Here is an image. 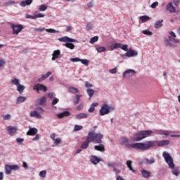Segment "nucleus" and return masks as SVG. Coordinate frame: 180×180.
<instances>
[{
    "instance_id": "26",
    "label": "nucleus",
    "mask_w": 180,
    "mask_h": 180,
    "mask_svg": "<svg viewBox=\"0 0 180 180\" xmlns=\"http://www.w3.org/2000/svg\"><path fill=\"white\" fill-rule=\"evenodd\" d=\"M30 116L31 117H36L37 119H40L41 117V115L39 114L37 111H32L30 112Z\"/></svg>"
},
{
    "instance_id": "43",
    "label": "nucleus",
    "mask_w": 180,
    "mask_h": 180,
    "mask_svg": "<svg viewBox=\"0 0 180 180\" xmlns=\"http://www.w3.org/2000/svg\"><path fill=\"white\" fill-rule=\"evenodd\" d=\"M80 63H82V64H84V65H85L86 67H88V65H89V60L86 59H80Z\"/></svg>"
},
{
    "instance_id": "63",
    "label": "nucleus",
    "mask_w": 180,
    "mask_h": 180,
    "mask_svg": "<svg viewBox=\"0 0 180 180\" xmlns=\"http://www.w3.org/2000/svg\"><path fill=\"white\" fill-rule=\"evenodd\" d=\"M48 96L50 99H53V98H54V93H49Z\"/></svg>"
},
{
    "instance_id": "22",
    "label": "nucleus",
    "mask_w": 180,
    "mask_h": 180,
    "mask_svg": "<svg viewBox=\"0 0 180 180\" xmlns=\"http://www.w3.org/2000/svg\"><path fill=\"white\" fill-rule=\"evenodd\" d=\"M37 133V129L36 128H30L29 131L27 132V136H34Z\"/></svg>"
},
{
    "instance_id": "59",
    "label": "nucleus",
    "mask_w": 180,
    "mask_h": 180,
    "mask_svg": "<svg viewBox=\"0 0 180 180\" xmlns=\"http://www.w3.org/2000/svg\"><path fill=\"white\" fill-rule=\"evenodd\" d=\"M53 141H55V144L57 146L61 143V139L57 138Z\"/></svg>"
},
{
    "instance_id": "7",
    "label": "nucleus",
    "mask_w": 180,
    "mask_h": 180,
    "mask_svg": "<svg viewBox=\"0 0 180 180\" xmlns=\"http://www.w3.org/2000/svg\"><path fill=\"white\" fill-rule=\"evenodd\" d=\"M108 167H111L113 169V172L115 173V175H119L121 172L122 170L117 169V167H119V165L116 162H111V163H108Z\"/></svg>"
},
{
    "instance_id": "25",
    "label": "nucleus",
    "mask_w": 180,
    "mask_h": 180,
    "mask_svg": "<svg viewBox=\"0 0 180 180\" xmlns=\"http://www.w3.org/2000/svg\"><path fill=\"white\" fill-rule=\"evenodd\" d=\"M82 96V95H78V94L75 96V98H73L74 105H78V103H79V101H81Z\"/></svg>"
},
{
    "instance_id": "51",
    "label": "nucleus",
    "mask_w": 180,
    "mask_h": 180,
    "mask_svg": "<svg viewBox=\"0 0 180 180\" xmlns=\"http://www.w3.org/2000/svg\"><path fill=\"white\" fill-rule=\"evenodd\" d=\"M39 18H44V14L42 13H38V14H34V18L37 19Z\"/></svg>"
},
{
    "instance_id": "20",
    "label": "nucleus",
    "mask_w": 180,
    "mask_h": 180,
    "mask_svg": "<svg viewBox=\"0 0 180 180\" xmlns=\"http://www.w3.org/2000/svg\"><path fill=\"white\" fill-rule=\"evenodd\" d=\"M18 131V129H16V127H8V134H10V136H13V134H15V133H16V131Z\"/></svg>"
},
{
    "instance_id": "9",
    "label": "nucleus",
    "mask_w": 180,
    "mask_h": 180,
    "mask_svg": "<svg viewBox=\"0 0 180 180\" xmlns=\"http://www.w3.org/2000/svg\"><path fill=\"white\" fill-rule=\"evenodd\" d=\"M59 41H62L63 43H75L77 41L76 39L70 38L68 37H63L61 38H58Z\"/></svg>"
},
{
    "instance_id": "4",
    "label": "nucleus",
    "mask_w": 180,
    "mask_h": 180,
    "mask_svg": "<svg viewBox=\"0 0 180 180\" xmlns=\"http://www.w3.org/2000/svg\"><path fill=\"white\" fill-rule=\"evenodd\" d=\"M88 139L94 144H102V139H103V134L101 133H95V131H89L87 135Z\"/></svg>"
},
{
    "instance_id": "47",
    "label": "nucleus",
    "mask_w": 180,
    "mask_h": 180,
    "mask_svg": "<svg viewBox=\"0 0 180 180\" xmlns=\"http://www.w3.org/2000/svg\"><path fill=\"white\" fill-rule=\"evenodd\" d=\"M10 167L11 168V171H18V169H19V166L18 165H10Z\"/></svg>"
},
{
    "instance_id": "2",
    "label": "nucleus",
    "mask_w": 180,
    "mask_h": 180,
    "mask_svg": "<svg viewBox=\"0 0 180 180\" xmlns=\"http://www.w3.org/2000/svg\"><path fill=\"white\" fill-rule=\"evenodd\" d=\"M162 157L164 158L165 161H166L167 164H168L169 168L172 169V172L173 175L178 176V175H179L180 174L179 169L175 168V164H174V159H172L171 155H169V153L167 152H163Z\"/></svg>"
},
{
    "instance_id": "27",
    "label": "nucleus",
    "mask_w": 180,
    "mask_h": 180,
    "mask_svg": "<svg viewBox=\"0 0 180 180\" xmlns=\"http://www.w3.org/2000/svg\"><path fill=\"white\" fill-rule=\"evenodd\" d=\"M32 2H33V0H25L22 1L20 3V6L25 7L27 5H31Z\"/></svg>"
},
{
    "instance_id": "56",
    "label": "nucleus",
    "mask_w": 180,
    "mask_h": 180,
    "mask_svg": "<svg viewBox=\"0 0 180 180\" xmlns=\"http://www.w3.org/2000/svg\"><path fill=\"white\" fill-rule=\"evenodd\" d=\"M84 109V104L80 103L77 106V110H82Z\"/></svg>"
},
{
    "instance_id": "34",
    "label": "nucleus",
    "mask_w": 180,
    "mask_h": 180,
    "mask_svg": "<svg viewBox=\"0 0 180 180\" xmlns=\"http://www.w3.org/2000/svg\"><path fill=\"white\" fill-rule=\"evenodd\" d=\"M68 91L70 94H78V92H79L78 89H77L75 87H72V86H70L68 88Z\"/></svg>"
},
{
    "instance_id": "44",
    "label": "nucleus",
    "mask_w": 180,
    "mask_h": 180,
    "mask_svg": "<svg viewBox=\"0 0 180 180\" xmlns=\"http://www.w3.org/2000/svg\"><path fill=\"white\" fill-rule=\"evenodd\" d=\"M47 10V6L44 5V4H41L39 8V11L40 12H44V11Z\"/></svg>"
},
{
    "instance_id": "58",
    "label": "nucleus",
    "mask_w": 180,
    "mask_h": 180,
    "mask_svg": "<svg viewBox=\"0 0 180 180\" xmlns=\"http://www.w3.org/2000/svg\"><path fill=\"white\" fill-rule=\"evenodd\" d=\"M60 100L58 98H56L52 101V106H54V105H57L58 102H59Z\"/></svg>"
},
{
    "instance_id": "40",
    "label": "nucleus",
    "mask_w": 180,
    "mask_h": 180,
    "mask_svg": "<svg viewBox=\"0 0 180 180\" xmlns=\"http://www.w3.org/2000/svg\"><path fill=\"white\" fill-rule=\"evenodd\" d=\"M96 49L98 53H103V51H106V48H105V46H97L96 47Z\"/></svg>"
},
{
    "instance_id": "30",
    "label": "nucleus",
    "mask_w": 180,
    "mask_h": 180,
    "mask_svg": "<svg viewBox=\"0 0 180 180\" xmlns=\"http://www.w3.org/2000/svg\"><path fill=\"white\" fill-rule=\"evenodd\" d=\"M96 106H98V103H93L89 108L88 112H89V113H92L93 112H94Z\"/></svg>"
},
{
    "instance_id": "52",
    "label": "nucleus",
    "mask_w": 180,
    "mask_h": 180,
    "mask_svg": "<svg viewBox=\"0 0 180 180\" xmlns=\"http://www.w3.org/2000/svg\"><path fill=\"white\" fill-rule=\"evenodd\" d=\"M129 46L127 44L121 45L122 50H124V51H127Z\"/></svg>"
},
{
    "instance_id": "41",
    "label": "nucleus",
    "mask_w": 180,
    "mask_h": 180,
    "mask_svg": "<svg viewBox=\"0 0 180 180\" xmlns=\"http://www.w3.org/2000/svg\"><path fill=\"white\" fill-rule=\"evenodd\" d=\"M131 160H127V167L131 171V172H135V171L133 169V167H131Z\"/></svg>"
},
{
    "instance_id": "35",
    "label": "nucleus",
    "mask_w": 180,
    "mask_h": 180,
    "mask_svg": "<svg viewBox=\"0 0 180 180\" xmlns=\"http://www.w3.org/2000/svg\"><path fill=\"white\" fill-rule=\"evenodd\" d=\"M86 93L88 94L90 99L92 96H94V94H95V90L92 89H86Z\"/></svg>"
},
{
    "instance_id": "48",
    "label": "nucleus",
    "mask_w": 180,
    "mask_h": 180,
    "mask_svg": "<svg viewBox=\"0 0 180 180\" xmlns=\"http://www.w3.org/2000/svg\"><path fill=\"white\" fill-rule=\"evenodd\" d=\"M83 127L82 126L79 125H75L74 130L75 131H79V130H82Z\"/></svg>"
},
{
    "instance_id": "1",
    "label": "nucleus",
    "mask_w": 180,
    "mask_h": 180,
    "mask_svg": "<svg viewBox=\"0 0 180 180\" xmlns=\"http://www.w3.org/2000/svg\"><path fill=\"white\" fill-rule=\"evenodd\" d=\"M120 144L124 146L127 148H134L135 150H141L146 151L155 146V141H146L145 143H130L129 139L122 137L120 139Z\"/></svg>"
},
{
    "instance_id": "39",
    "label": "nucleus",
    "mask_w": 180,
    "mask_h": 180,
    "mask_svg": "<svg viewBox=\"0 0 180 180\" xmlns=\"http://www.w3.org/2000/svg\"><path fill=\"white\" fill-rule=\"evenodd\" d=\"M20 80L18 79H16V78L13 79L11 80L12 85H15V86H19L20 85Z\"/></svg>"
},
{
    "instance_id": "29",
    "label": "nucleus",
    "mask_w": 180,
    "mask_h": 180,
    "mask_svg": "<svg viewBox=\"0 0 180 180\" xmlns=\"http://www.w3.org/2000/svg\"><path fill=\"white\" fill-rule=\"evenodd\" d=\"M86 117H88V115L85 113H80L76 115V119L78 120H81V119H86Z\"/></svg>"
},
{
    "instance_id": "62",
    "label": "nucleus",
    "mask_w": 180,
    "mask_h": 180,
    "mask_svg": "<svg viewBox=\"0 0 180 180\" xmlns=\"http://www.w3.org/2000/svg\"><path fill=\"white\" fill-rule=\"evenodd\" d=\"M4 120H9L11 119V115H6L4 117Z\"/></svg>"
},
{
    "instance_id": "57",
    "label": "nucleus",
    "mask_w": 180,
    "mask_h": 180,
    "mask_svg": "<svg viewBox=\"0 0 180 180\" xmlns=\"http://www.w3.org/2000/svg\"><path fill=\"white\" fill-rule=\"evenodd\" d=\"M157 6H158V1H155L151 4V8L153 9H155V8H157Z\"/></svg>"
},
{
    "instance_id": "36",
    "label": "nucleus",
    "mask_w": 180,
    "mask_h": 180,
    "mask_svg": "<svg viewBox=\"0 0 180 180\" xmlns=\"http://www.w3.org/2000/svg\"><path fill=\"white\" fill-rule=\"evenodd\" d=\"M140 20H141L142 23H144V22H147V20H150V17L148 15H142L139 17Z\"/></svg>"
},
{
    "instance_id": "38",
    "label": "nucleus",
    "mask_w": 180,
    "mask_h": 180,
    "mask_svg": "<svg viewBox=\"0 0 180 180\" xmlns=\"http://www.w3.org/2000/svg\"><path fill=\"white\" fill-rule=\"evenodd\" d=\"M17 91L20 94H23V91H25V86L20 84L19 86H17Z\"/></svg>"
},
{
    "instance_id": "33",
    "label": "nucleus",
    "mask_w": 180,
    "mask_h": 180,
    "mask_svg": "<svg viewBox=\"0 0 180 180\" xmlns=\"http://www.w3.org/2000/svg\"><path fill=\"white\" fill-rule=\"evenodd\" d=\"M25 101H26V97H25V96H19L17 98L16 103L17 104L23 103V102H25Z\"/></svg>"
},
{
    "instance_id": "8",
    "label": "nucleus",
    "mask_w": 180,
    "mask_h": 180,
    "mask_svg": "<svg viewBox=\"0 0 180 180\" xmlns=\"http://www.w3.org/2000/svg\"><path fill=\"white\" fill-rule=\"evenodd\" d=\"M33 89L34 91H37V92H39V91H42V92H47V87L44 86V84H38L34 85Z\"/></svg>"
},
{
    "instance_id": "60",
    "label": "nucleus",
    "mask_w": 180,
    "mask_h": 180,
    "mask_svg": "<svg viewBox=\"0 0 180 180\" xmlns=\"http://www.w3.org/2000/svg\"><path fill=\"white\" fill-rule=\"evenodd\" d=\"M109 72H110V74H116V72H117L116 68H115L113 69H110L109 70Z\"/></svg>"
},
{
    "instance_id": "32",
    "label": "nucleus",
    "mask_w": 180,
    "mask_h": 180,
    "mask_svg": "<svg viewBox=\"0 0 180 180\" xmlns=\"http://www.w3.org/2000/svg\"><path fill=\"white\" fill-rule=\"evenodd\" d=\"M162 22H164V20H158L155 23V29H160L162 26Z\"/></svg>"
},
{
    "instance_id": "24",
    "label": "nucleus",
    "mask_w": 180,
    "mask_h": 180,
    "mask_svg": "<svg viewBox=\"0 0 180 180\" xmlns=\"http://www.w3.org/2000/svg\"><path fill=\"white\" fill-rule=\"evenodd\" d=\"M94 150H96V151H101V153H103L105 151V146H103V144H100L99 146H95Z\"/></svg>"
},
{
    "instance_id": "15",
    "label": "nucleus",
    "mask_w": 180,
    "mask_h": 180,
    "mask_svg": "<svg viewBox=\"0 0 180 180\" xmlns=\"http://www.w3.org/2000/svg\"><path fill=\"white\" fill-rule=\"evenodd\" d=\"M60 56H61V52L60 51V50L54 51L52 54V61L57 60V58H60Z\"/></svg>"
},
{
    "instance_id": "64",
    "label": "nucleus",
    "mask_w": 180,
    "mask_h": 180,
    "mask_svg": "<svg viewBox=\"0 0 180 180\" xmlns=\"http://www.w3.org/2000/svg\"><path fill=\"white\" fill-rule=\"evenodd\" d=\"M169 40L172 41V43H175V39L171 36L169 37Z\"/></svg>"
},
{
    "instance_id": "19",
    "label": "nucleus",
    "mask_w": 180,
    "mask_h": 180,
    "mask_svg": "<svg viewBox=\"0 0 180 180\" xmlns=\"http://www.w3.org/2000/svg\"><path fill=\"white\" fill-rule=\"evenodd\" d=\"M167 9L170 11L171 13H175V7L172 4V2H169L167 6Z\"/></svg>"
},
{
    "instance_id": "49",
    "label": "nucleus",
    "mask_w": 180,
    "mask_h": 180,
    "mask_svg": "<svg viewBox=\"0 0 180 180\" xmlns=\"http://www.w3.org/2000/svg\"><path fill=\"white\" fill-rule=\"evenodd\" d=\"M46 174L47 172H46V170H42L39 172V176H41V178H46Z\"/></svg>"
},
{
    "instance_id": "5",
    "label": "nucleus",
    "mask_w": 180,
    "mask_h": 180,
    "mask_svg": "<svg viewBox=\"0 0 180 180\" xmlns=\"http://www.w3.org/2000/svg\"><path fill=\"white\" fill-rule=\"evenodd\" d=\"M110 110H115V107L109 106L108 104H104L100 110V115L105 116V115H109Z\"/></svg>"
},
{
    "instance_id": "53",
    "label": "nucleus",
    "mask_w": 180,
    "mask_h": 180,
    "mask_svg": "<svg viewBox=\"0 0 180 180\" xmlns=\"http://www.w3.org/2000/svg\"><path fill=\"white\" fill-rule=\"evenodd\" d=\"M46 102V97L43 96L39 99V105H41Z\"/></svg>"
},
{
    "instance_id": "3",
    "label": "nucleus",
    "mask_w": 180,
    "mask_h": 180,
    "mask_svg": "<svg viewBox=\"0 0 180 180\" xmlns=\"http://www.w3.org/2000/svg\"><path fill=\"white\" fill-rule=\"evenodd\" d=\"M153 133L154 132L151 130L139 131L134 134L132 140L134 141H141V140H144V139L150 137V136H153Z\"/></svg>"
},
{
    "instance_id": "17",
    "label": "nucleus",
    "mask_w": 180,
    "mask_h": 180,
    "mask_svg": "<svg viewBox=\"0 0 180 180\" xmlns=\"http://www.w3.org/2000/svg\"><path fill=\"white\" fill-rule=\"evenodd\" d=\"M89 143L91 142V140L88 139V136L86 137V139L84 142H83L81 145V148H83L84 150H86L87 147H89Z\"/></svg>"
},
{
    "instance_id": "14",
    "label": "nucleus",
    "mask_w": 180,
    "mask_h": 180,
    "mask_svg": "<svg viewBox=\"0 0 180 180\" xmlns=\"http://www.w3.org/2000/svg\"><path fill=\"white\" fill-rule=\"evenodd\" d=\"M137 51L133 50V49H129L127 52L125 53V56L127 57H136L137 56Z\"/></svg>"
},
{
    "instance_id": "16",
    "label": "nucleus",
    "mask_w": 180,
    "mask_h": 180,
    "mask_svg": "<svg viewBox=\"0 0 180 180\" xmlns=\"http://www.w3.org/2000/svg\"><path fill=\"white\" fill-rule=\"evenodd\" d=\"M143 164H146V165H151L155 162V158H145L143 159Z\"/></svg>"
},
{
    "instance_id": "13",
    "label": "nucleus",
    "mask_w": 180,
    "mask_h": 180,
    "mask_svg": "<svg viewBox=\"0 0 180 180\" xmlns=\"http://www.w3.org/2000/svg\"><path fill=\"white\" fill-rule=\"evenodd\" d=\"M170 133H174V132H172L171 131H167V130H162V129L156 131V134H160V136H169Z\"/></svg>"
},
{
    "instance_id": "54",
    "label": "nucleus",
    "mask_w": 180,
    "mask_h": 180,
    "mask_svg": "<svg viewBox=\"0 0 180 180\" xmlns=\"http://www.w3.org/2000/svg\"><path fill=\"white\" fill-rule=\"evenodd\" d=\"M70 61H72V63H77L78 61H81V58H72L70 59Z\"/></svg>"
},
{
    "instance_id": "61",
    "label": "nucleus",
    "mask_w": 180,
    "mask_h": 180,
    "mask_svg": "<svg viewBox=\"0 0 180 180\" xmlns=\"http://www.w3.org/2000/svg\"><path fill=\"white\" fill-rule=\"evenodd\" d=\"M85 86H86V88H92L93 85H92V84H90L89 82H86Z\"/></svg>"
},
{
    "instance_id": "42",
    "label": "nucleus",
    "mask_w": 180,
    "mask_h": 180,
    "mask_svg": "<svg viewBox=\"0 0 180 180\" xmlns=\"http://www.w3.org/2000/svg\"><path fill=\"white\" fill-rule=\"evenodd\" d=\"M99 40V37L98 36L94 37L90 39V43L91 44H94V43H96Z\"/></svg>"
},
{
    "instance_id": "18",
    "label": "nucleus",
    "mask_w": 180,
    "mask_h": 180,
    "mask_svg": "<svg viewBox=\"0 0 180 180\" xmlns=\"http://www.w3.org/2000/svg\"><path fill=\"white\" fill-rule=\"evenodd\" d=\"M71 113L68 111H64L62 113L57 115L58 119H63V117H66L67 116H70Z\"/></svg>"
},
{
    "instance_id": "11",
    "label": "nucleus",
    "mask_w": 180,
    "mask_h": 180,
    "mask_svg": "<svg viewBox=\"0 0 180 180\" xmlns=\"http://www.w3.org/2000/svg\"><path fill=\"white\" fill-rule=\"evenodd\" d=\"M135 74H136V71L129 69L123 73L122 76H123V78H129V77H133V75H134Z\"/></svg>"
},
{
    "instance_id": "12",
    "label": "nucleus",
    "mask_w": 180,
    "mask_h": 180,
    "mask_svg": "<svg viewBox=\"0 0 180 180\" xmlns=\"http://www.w3.org/2000/svg\"><path fill=\"white\" fill-rule=\"evenodd\" d=\"M44 30H46V32H48V33H58V31L53 30V29H46V28H44V27L35 29L36 32H44Z\"/></svg>"
},
{
    "instance_id": "55",
    "label": "nucleus",
    "mask_w": 180,
    "mask_h": 180,
    "mask_svg": "<svg viewBox=\"0 0 180 180\" xmlns=\"http://www.w3.org/2000/svg\"><path fill=\"white\" fill-rule=\"evenodd\" d=\"M25 141V139L22 138H18L16 139V143H18V144H20L22 143H23Z\"/></svg>"
},
{
    "instance_id": "31",
    "label": "nucleus",
    "mask_w": 180,
    "mask_h": 180,
    "mask_svg": "<svg viewBox=\"0 0 180 180\" xmlns=\"http://www.w3.org/2000/svg\"><path fill=\"white\" fill-rule=\"evenodd\" d=\"M5 169L6 175H11V174H12V169L11 167V165H6Z\"/></svg>"
},
{
    "instance_id": "21",
    "label": "nucleus",
    "mask_w": 180,
    "mask_h": 180,
    "mask_svg": "<svg viewBox=\"0 0 180 180\" xmlns=\"http://www.w3.org/2000/svg\"><path fill=\"white\" fill-rule=\"evenodd\" d=\"M91 162L92 164H94V165H96L98 162H101V159H99L98 157L93 155L90 158Z\"/></svg>"
},
{
    "instance_id": "10",
    "label": "nucleus",
    "mask_w": 180,
    "mask_h": 180,
    "mask_svg": "<svg viewBox=\"0 0 180 180\" xmlns=\"http://www.w3.org/2000/svg\"><path fill=\"white\" fill-rule=\"evenodd\" d=\"M155 141L154 147H155V146H157V144H158V147H164V146H168V144H169V141H168V140L159 141Z\"/></svg>"
},
{
    "instance_id": "23",
    "label": "nucleus",
    "mask_w": 180,
    "mask_h": 180,
    "mask_svg": "<svg viewBox=\"0 0 180 180\" xmlns=\"http://www.w3.org/2000/svg\"><path fill=\"white\" fill-rule=\"evenodd\" d=\"M141 174H142V176H143V178H150L151 176V172H150L146 169L141 170Z\"/></svg>"
},
{
    "instance_id": "28",
    "label": "nucleus",
    "mask_w": 180,
    "mask_h": 180,
    "mask_svg": "<svg viewBox=\"0 0 180 180\" xmlns=\"http://www.w3.org/2000/svg\"><path fill=\"white\" fill-rule=\"evenodd\" d=\"M51 75V72H48L46 74L42 75V76L38 79V81H39V82L41 81H44V79L49 78V77H50Z\"/></svg>"
},
{
    "instance_id": "6",
    "label": "nucleus",
    "mask_w": 180,
    "mask_h": 180,
    "mask_svg": "<svg viewBox=\"0 0 180 180\" xmlns=\"http://www.w3.org/2000/svg\"><path fill=\"white\" fill-rule=\"evenodd\" d=\"M11 29H13V34H19L23 30V25L12 24Z\"/></svg>"
},
{
    "instance_id": "45",
    "label": "nucleus",
    "mask_w": 180,
    "mask_h": 180,
    "mask_svg": "<svg viewBox=\"0 0 180 180\" xmlns=\"http://www.w3.org/2000/svg\"><path fill=\"white\" fill-rule=\"evenodd\" d=\"M143 34H146V36L153 35V32L150 31V30H144L142 31Z\"/></svg>"
},
{
    "instance_id": "37",
    "label": "nucleus",
    "mask_w": 180,
    "mask_h": 180,
    "mask_svg": "<svg viewBox=\"0 0 180 180\" xmlns=\"http://www.w3.org/2000/svg\"><path fill=\"white\" fill-rule=\"evenodd\" d=\"M64 46L70 50H74V49H75V45H74L72 43H66L64 44Z\"/></svg>"
},
{
    "instance_id": "46",
    "label": "nucleus",
    "mask_w": 180,
    "mask_h": 180,
    "mask_svg": "<svg viewBox=\"0 0 180 180\" xmlns=\"http://www.w3.org/2000/svg\"><path fill=\"white\" fill-rule=\"evenodd\" d=\"M165 46H167V47H173L174 45H172L171 44V41L169 39H166L165 40Z\"/></svg>"
},
{
    "instance_id": "50",
    "label": "nucleus",
    "mask_w": 180,
    "mask_h": 180,
    "mask_svg": "<svg viewBox=\"0 0 180 180\" xmlns=\"http://www.w3.org/2000/svg\"><path fill=\"white\" fill-rule=\"evenodd\" d=\"M112 49H122V44L121 43L115 44V45L112 46Z\"/></svg>"
}]
</instances>
